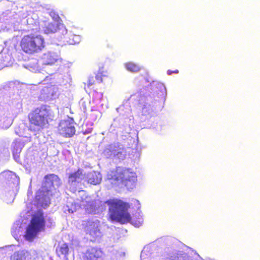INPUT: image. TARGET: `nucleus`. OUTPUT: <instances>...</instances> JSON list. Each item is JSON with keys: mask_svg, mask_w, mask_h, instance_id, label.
<instances>
[{"mask_svg": "<svg viewBox=\"0 0 260 260\" xmlns=\"http://www.w3.org/2000/svg\"><path fill=\"white\" fill-rule=\"evenodd\" d=\"M29 125L26 123H21L15 128V133L20 137H23L27 139L26 141H30L31 136V125L32 120V115L30 113L28 115Z\"/></svg>", "mask_w": 260, "mask_h": 260, "instance_id": "9d476101", "label": "nucleus"}, {"mask_svg": "<svg viewBox=\"0 0 260 260\" xmlns=\"http://www.w3.org/2000/svg\"><path fill=\"white\" fill-rule=\"evenodd\" d=\"M52 114L51 111L45 106H42L35 110L34 124L42 126L47 123L49 119H51Z\"/></svg>", "mask_w": 260, "mask_h": 260, "instance_id": "423d86ee", "label": "nucleus"}, {"mask_svg": "<svg viewBox=\"0 0 260 260\" xmlns=\"http://www.w3.org/2000/svg\"><path fill=\"white\" fill-rule=\"evenodd\" d=\"M10 260H31V254L27 250H20L14 252Z\"/></svg>", "mask_w": 260, "mask_h": 260, "instance_id": "6ab92c4d", "label": "nucleus"}, {"mask_svg": "<svg viewBox=\"0 0 260 260\" xmlns=\"http://www.w3.org/2000/svg\"><path fill=\"white\" fill-rule=\"evenodd\" d=\"M62 59L59 55L53 52L45 53L39 61L42 65H52Z\"/></svg>", "mask_w": 260, "mask_h": 260, "instance_id": "4468645a", "label": "nucleus"}, {"mask_svg": "<svg viewBox=\"0 0 260 260\" xmlns=\"http://www.w3.org/2000/svg\"><path fill=\"white\" fill-rule=\"evenodd\" d=\"M23 66L26 69L31 71V69L32 68V66L30 63H25L23 64Z\"/></svg>", "mask_w": 260, "mask_h": 260, "instance_id": "cd10ccee", "label": "nucleus"}, {"mask_svg": "<svg viewBox=\"0 0 260 260\" xmlns=\"http://www.w3.org/2000/svg\"><path fill=\"white\" fill-rule=\"evenodd\" d=\"M124 66L126 70L131 72H138L141 69L139 64L132 61L125 63Z\"/></svg>", "mask_w": 260, "mask_h": 260, "instance_id": "5701e85b", "label": "nucleus"}, {"mask_svg": "<svg viewBox=\"0 0 260 260\" xmlns=\"http://www.w3.org/2000/svg\"><path fill=\"white\" fill-rule=\"evenodd\" d=\"M50 16H58L57 14H56L54 11H52L50 14Z\"/></svg>", "mask_w": 260, "mask_h": 260, "instance_id": "c756f323", "label": "nucleus"}, {"mask_svg": "<svg viewBox=\"0 0 260 260\" xmlns=\"http://www.w3.org/2000/svg\"><path fill=\"white\" fill-rule=\"evenodd\" d=\"M23 146V144L20 141L17 140L14 141L12 143L11 149L13 157L17 162L19 161V154L21 151Z\"/></svg>", "mask_w": 260, "mask_h": 260, "instance_id": "a211bd4d", "label": "nucleus"}, {"mask_svg": "<svg viewBox=\"0 0 260 260\" xmlns=\"http://www.w3.org/2000/svg\"><path fill=\"white\" fill-rule=\"evenodd\" d=\"M43 30L46 34L57 33L60 39L65 38L68 30L60 17H51L44 22Z\"/></svg>", "mask_w": 260, "mask_h": 260, "instance_id": "39448f33", "label": "nucleus"}, {"mask_svg": "<svg viewBox=\"0 0 260 260\" xmlns=\"http://www.w3.org/2000/svg\"><path fill=\"white\" fill-rule=\"evenodd\" d=\"M21 46L24 52L31 56L32 53V37L30 36H24L22 39Z\"/></svg>", "mask_w": 260, "mask_h": 260, "instance_id": "dca6fc26", "label": "nucleus"}, {"mask_svg": "<svg viewBox=\"0 0 260 260\" xmlns=\"http://www.w3.org/2000/svg\"><path fill=\"white\" fill-rule=\"evenodd\" d=\"M45 224L44 213L42 210L34 213V238L39 233L45 230Z\"/></svg>", "mask_w": 260, "mask_h": 260, "instance_id": "f8f14e48", "label": "nucleus"}, {"mask_svg": "<svg viewBox=\"0 0 260 260\" xmlns=\"http://www.w3.org/2000/svg\"><path fill=\"white\" fill-rule=\"evenodd\" d=\"M103 77H106V75L103 74L102 73H99L96 76L95 78L96 80L99 81V82H102V78Z\"/></svg>", "mask_w": 260, "mask_h": 260, "instance_id": "a878e982", "label": "nucleus"}, {"mask_svg": "<svg viewBox=\"0 0 260 260\" xmlns=\"http://www.w3.org/2000/svg\"><path fill=\"white\" fill-rule=\"evenodd\" d=\"M58 131L59 134L65 138L72 137L76 132L73 119L61 120L58 124Z\"/></svg>", "mask_w": 260, "mask_h": 260, "instance_id": "0eeeda50", "label": "nucleus"}, {"mask_svg": "<svg viewBox=\"0 0 260 260\" xmlns=\"http://www.w3.org/2000/svg\"><path fill=\"white\" fill-rule=\"evenodd\" d=\"M2 93L0 92V102L2 101ZM13 123V119L8 108L0 105V129H7Z\"/></svg>", "mask_w": 260, "mask_h": 260, "instance_id": "9b49d317", "label": "nucleus"}, {"mask_svg": "<svg viewBox=\"0 0 260 260\" xmlns=\"http://www.w3.org/2000/svg\"><path fill=\"white\" fill-rule=\"evenodd\" d=\"M107 178L117 185H122L126 186L129 183L135 182L137 176L130 169L118 167L108 172Z\"/></svg>", "mask_w": 260, "mask_h": 260, "instance_id": "20e7f679", "label": "nucleus"}, {"mask_svg": "<svg viewBox=\"0 0 260 260\" xmlns=\"http://www.w3.org/2000/svg\"><path fill=\"white\" fill-rule=\"evenodd\" d=\"M100 223V222L99 220L87 221V226L88 228V232L93 238L96 239L101 236Z\"/></svg>", "mask_w": 260, "mask_h": 260, "instance_id": "2eb2a0df", "label": "nucleus"}, {"mask_svg": "<svg viewBox=\"0 0 260 260\" xmlns=\"http://www.w3.org/2000/svg\"><path fill=\"white\" fill-rule=\"evenodd\" d=\"M13 248L14 247H12V248H10V249H7V250H6V253H7L9 251H12L14 250Z\"/></svg>", "mask_w": 260, "mask_h": 260, "instance_id": "2f4dec72", "label": "nucleus"}, {"mask_svg": "<svg viewBox=\"0 0 260 260\" xmlns=\"http://www.w3.org/2000/svg\"><path fill=\"white\" fill-rule=\"evenodd\" d=\"M12 63L11 55L7 49H3L0 52V69L11 66Z\"/></svg>", "mask_w": 260, "mask_h": 260, "instance_id": "f3484780", "label": "nucleus"}, {"mask_svg": "<svg viewBox=\"0 0 260 260\" xmlns=\"http://www.w3.org/2000/svg\"><path fill=\"white\" fill-rule=\"evenodd\" d=\"M167 73H168V75H171L172 73L177 74V73H178V70H176L173 71H170V70H168Z\"/></svg>", "mask_w": 260, "mask_h": 260, "instance_id": "c85d7f7f", "label": "nucleus"}, {"mask_svg": "<svg viewBox=\"0 0 260 260\" xmlns=\"http://www.w3.org/2000/svg\"><path fill=\"white\" fill-rule=\"evenodd\" d=\"M105 203L109 207V217L111 220L121 224L131 221V216L128 212L129 208L128 203L118 199H110L106 201Z\"/></svg>", "mask_w": 260, "mask_h": 260, "instance_id": "f03ea898", "label": "nucleus"}, {"mask_svg": "<svg viewBox=\"0 0 260 260\" xmlns=\"http://www.w3.org/2000/svg\"><path fill=\"white\" fill-rule=\"evenodd\" d=\"M45 47L44 39L41 36L34 37V53L41 51Z\"/></svg>", "mask_w": 260, "mask_h": 260, "instance_id": "412c9836", "label": "nucleus"}, {"mask_svg": "<svg viewBox=\"0 0 260 260\" xmlns=\"http://www.w3.org/2000/svg\"><path fill=\"white\" fill-rule=\"evenodd\" d=\"M53 195L52 192L40 188L36 192L35 197V205L37 207L44 209L49 206L51 204V197Z\"/></svg>", "mask_w": 260, "mask_h": 260, "instance_id": "1a4fd4ad", "label": "nucleus"}, {"mask_svg": "<svg viewBox=\"0 0 260 260\" xmlns=\"http://www.w3.org/2000/svg\"><path fill=\"white\" fill-rule=\"evenodd\" d=\"M1 183H6L4 199L7 203L13 202L19 189V177L13 172L5 171L0 174Z\"/></svg>", "mask_w": 260, "mask_h": 260, "instance_id": "7ed1b4c3", "label": "nucleus"}, {"mask_svg": "<svg viewBox=\"0 0 260 260\" xmlns=\"http://www.w3.org/2000/svg\"><path fill=\"white\" fill-rule=\"evenodd\" d=\"M60 179L58 175L54 174H48L44 177L41 189L47 191V192H52L54 188V183H60Z\"/></svg>", "mask_w": 260, "mask_h": 260, "instance_id": "ddd939ff", "label": "nucleus"}, {"mask_svg": "<svg viewBox=\"0 0 260 260\" xmlns=\"http://www.w3.org/2000/svg\"><path fill=\"white\" fill-rule=\"evenodd\" d=\"M83 170L78 169L76 171L69 174L68 178V182L69 183L73 184L76 183H79L82 180V177L83 176Z\"/></svg>", "mask_w": 260, "mask_h": 260, "instance_id": "aec40b11", "label": "nucleus"}, {"mask_svg": "<svg viewBox=\"0 0 260 260\" xmlns=\"http://www.w3.org/2000/svg\"><path fill=\"white\" fill-rule=\"evenodd\" d=\"M95 81L93 77L89 78L87 82V86L88 87H90L94 84Z\"/></svg>", "mask_w": 260, "mask_h": 260, "instance_id": "393cba45", "label": "nucleus"}, {"mask_svg": "<svg viewBox=\"0 0 260 260\" xmlns=\"http://www.w3.org/2000/svg\"><path fill=\"white\" fill-rule=\"evenodd\" d=\"M69 248L67 243H63L59 246L56 250V253L58 256L64 255L66 256L69 253Z\"/></svg>", "mask_w": 260, "mask_h": 260, "instance_id": "4be33fe9", "label": "nucleus"}, {"mask_svg": "<svg viewBox=\"0 0 260 260\" xmlns=\"http://www.w3.org/2000/svg\"><path fill=\"white\" fill-rule=\"evenodd\" d=\"M101 177L99 173L93 172L90 173L88 178V182L94 185L98 184L101 182Z\"/></svg>", "mask_w": 260, "mask_h": 260, "instance_id": "b1692460", "label": "nucleus"}, {"mask_svg": "<svg viewBox=\"0 0 260 260\" xmlns=\"http://www.w3.org/2000/svg\"><path fill=\"white\" fill-rule=\"evenodd\" d=\"M24 167L26 170V172L27 173H30L31 172V165H28V164H26L24 165Z\"/></svg>", "mask_w": 260, "mask_h": 260, "instance_id": "bb28decb", "label": "nucleus"}, {"mask_svg": "<svg viewBox=\"0 0 260 260\" xmlns=\"http://www.w3.org/2000/svg\"><path fill=\"white\" fill-rule=\"evenodd\" d=\"M178 260H188V259L184 257H180L178 258Z\"/></svg>", "mask_w": 260, "mask_h": 260, "instance_id": "7c9ffc66", "label": "nucleus"}, {"mask_svg": "<svg viewBox=\"0 0 260 260\" xmlns=\"http://www.w3.org/2000/svg\"><path fill=\"white\" fill-rule=\"evenodd\" d=\"M83 260H107L103 249L96 246L88 248L82 255Z\"/></svg>", "mask_w": 260, "mask_h": 260, "instance_id": "6e6552de", "label": "nucleus"}, {"mask_svg": "<svg viewBox=\"0 0 260 260\" xmlns=\"http://www.w3.org/2000/svg\"><path fill=\"white\" fill-rule=\"evenodd\" d=\"M26 209L21 214L20 219L16 221L12 228V236L19 241L21 238L27 242L32 241V192L30 184L27 195Z\"/></svg>", "mask_w": 260, "mask_h": 260, "instance_id": "f257e3e1", "label": "nucleus"}]
</instances>
